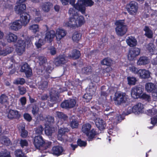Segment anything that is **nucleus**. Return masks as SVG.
<instances>
[{"mask_svg": "<svg viewBox=\"0 0 157 157\" xmlns=\"http://www.w3.org/2000/svg\"><path fill=\"white\" fill-rule=\"evenodd\" d=\"M67 34V32L63 29L59 28L56 30L55 36L57 41L60 40L65 37Z\"/></svg>", "mask_w": 157, "mask_h": 157, "instance_id": "nucleus-16", "label": "nucleus"}, {"mask_svg": "<svg viewBox=\"0 0 157 157\" xmlns=\"http://www.w3.org/2000/svg\"><path fill=\"white\" fill-rule=\"evenodd\" d=\"M25 82V79L23 78H18L15 80L13 83L16 84L23 85Z\"/></svg>", "mask_w": 157, "mask_h": 157, "instance_id": "nucleus-48", "label": "nucleus"}, {"mask_svg": "<svg viewBox=\"0 0 157 157\" xmlns=\"http://www.w3.org/2000/svg\"><path fill=\"white\" fill-rule=\"evenodd\" d=\"M143 109V105L141 103H138L132 108L129 107L127 112L125 113V114L126 115H128L133 112L135 114H138L142 112Z\"/></svg>", "mask_w": 157, "mask_h": 157, "instance_id": "nucleus-9", "label": "nucleus"}, {"mask_svg": "<svg viewBox=\"0 0 157 157\" xmlns=\"http://www.w3.org/2000/svg\"><path fill=\"white\" fill-rule=\"evenodd\" d=\"M63 151V148L62 147L56 146L52 148V152L54 155L59 156L62 154Z\"/></svg>", "mask_w": 157, "mask_h": 157, "instance_id": "nucleus-28", "label": "nucleus"}, {"mask_svg": "<svg viewBox=\"0 0 157 157\" xmlns=\"http://www.w3.org/2000/svg\"><path fill=\"white\" fill-rule=\"evenodd\" d=\"M24 118L28 121H30L32 120V117L28 113L24 114Z\"/></svg>", "mask_w": 157, "mask_h": 157, "instance_id": "nucleus-60", "label": "nucleus"}, {"mask_svg": "<svg viewBox=\"0 0 157 157\" xmlns=\"http://www.w3.org/2000/svg\"><path fill=\"white\" fill-rule=\"evenodd\" d=\"M20 101V102L22 105H25L26 103V98L25 97H23L21 98Z\"/></svg>", "mask_w": 157, "mask_h": 157, "instance_id": "nucleus-64", "label": "nucleus"}, {"mask_svg": "<svg viewBox=\"0 0 157 157\" xmlns=\"http://www.w3.org/2000/svg\"><path fill=\"white\" fill-rule=\"evenodd\" d=\"M140 98H143L148 101H151V96L146 93H143V94H142Z\"/></svg>", "mask_w": 157, "mask_h": 157, "instance_id": "nucleus-52", "label": "nucleus"}, {"mask_svg": "<svg viewBox=\"0 0 157 157\" xmlns=\"http://www.w3.org/2000/svg\"><path fill=\"white\" fill-rule=\"evenodd\" d=\"M5 38L7 42L10 43L15 42L17 39L16 35L11 32L7 33Z\"/></svg>", "mask_w": 157, "mask_h": 157, "instance_id": "nucleus-24", "label": "nucleus"}, {"mask_svg": "<svg viewBox=\"0 0 157 157\" xmlns=\"http://www.w3.org/2000/svg\"><path fill=\"white\" fill-rule=\"evenodd\" d=\"M23 35L21 40H19L16 45V51L17 53L19 55H21L24 52L25 50V44H28V43L31 44V40L28 36Z\"/></svg>", "mask_w": 157, "mask_h": 157, "instance_id": "nucleus-2", "label": "nucleus"}, {"mask_svg": "<svg viewBox=\"0 0 157 157\" xmlns=\"http://www.w3.org/2000/svg\"><path fill=\"white\" fill-rule=\"evenodd\" d=\"M22 25L21 21L19 20H17L10 23L9 28L12 30L16 31L21 29Z\"/></svg>", "mask_w": 157, "mask_h": 157, "instance_id": "nucleus-19", "label": "nucleus"}, {"mask_svg": "<svg viewBox=\"0 0 157 157\" xmlns=\"http://www.w3.org/2000/svg\"><path fill=\"white\" fill-rule=\"evenodd\" d=\"M36 59H38L37 61L40 65L43 64L46 61V58L43 56H39Z\"/></svg>", "mask_w": 157, "mask_h": 157, "instance_id": "nucleus-47", "label": "nucleus"}, {"mask_svg": "<svg viewBox=\"0 0 157 157\" xmlns=\"http://www.w3.org/2000/svg\"><path fill=\"white\" fill-rule=\"evenodd\" d=\"M147 48L151 54H152L154 52L155 50L154 45L151 43H150L147 45Z\"/></svg>", "mask_w": 157, "mask_h": 157, "instance_id": "nucleus-50", "label": "nucleus"}, {"mask_svg": "<svg viewBox=\"0 0 157 157\" xmlns=\"http://www.w3.org/2000/svg\"><path fill=\"white\" fill-rule=\"evenodd\" d=\"M112 63V60L109 58H105L101 61L102 64L108 66L111 65Z\"/></svg>", "mask_w": 157, "mask_h": 157, "instance_id": "nucleus-44", "label": "nucleus"}, {"mask_svg": "<svg viewBox=\"0 0 157 157\" xmlns=\"http://www.w3.org/2000/svg\"><path fill=\"white\" fill-rule=\"evenodd\" d=\"M138 75L142 78H147L150 77V73L148 70L145 69H140L138 72Z\"/></svg>", "mask_w": 157, "mask_h": 157, "instance_id": "nucleus-22", "label": "nucleus"}, {"mask_svg": "<svg viewBox=\"0 0 157 157\" xmlns=\"http://www.w3.org/2000/svg\"><path fill=\"white\" fill-rule=\"evenodd\" d=\"M9 98L5 94H2L0 96V103L2 104H8Z\"/></svg>", "mask_w": 157, "mask_h": 157, "instance_id": "nucleus-36", "label": "nucleus"}, {"mask_svg": "<svg viewBox=\"0 0 157 157\" xmlns=\"http://www.w3.org/2000/svg\"><path fill=\"white\" fill-rule=\"evenodd\" d=\"M126 41L127 44L130 47L135 46L137 44L136 40L134 37L132 36L128 37Z\"/></svg>", "mask_w": 157, "mask_h": 157, "instance_id": "nucleus-25", "label": "nucleus"}, {"mask_svg": "<svg viewBox=\"0 0 157 157\" xmlns=\"http://www.w3.org/2000/svg\"><path fill=\"white\" fill-rule=\"evenodd\" d=\"M92 69L91 66H88L83 68L82 69V73L86 75L89 76V79L91 78L90 76L92 74Z\"/></svg>", "mask_w": 157, "mask_h": 157, "instance_id": "nucleus-29", "label": "nucleus"}, {"mask_svg": "<svg viewBox=\"0 0 157 157\" xmlns=\"http://www.w3.org/2000/svg\"><path fill=\"white\" fill-rule=\"evenodd\" d=\"M74 116L71 117V119L70 126L72 128H76L78 127V123L77 121L74 118Z\"/></svg>", "mask_w": 157, "mask_h": 157, "instance_id": "nucleus-39", "label": "nucleus"}, {"mask_svg": "<svg viewBox=\"0 0 157 157\" xmlns=\"http://www.w3.org/2000/svg\"><path fill=\"white\" fill-rule=\"evenodd\" d=\"M80 56L79 51L74 49L69 52L68 56L73 59H76L78 58Z\"/></svg>", "mask_w": 157, "mask_h": 157, "instance_id": "nucleus-30", "label": "nucleus"}, {"mask_svg": "<svg viewBox=\"0 0 157 157\" xmlns=\"http://www.w3.org/2000/svg\"><path fill=\"white\" fill-rule=\"evenodd\" d=\"M117 27L116 31L118 35L122 36L124 35L127 31V26L123 20H118L116 22Z\"/></svg>", "mask_w": 157, "mask_h": 157, "instance_id": "nucleus-5", "label": "nucleus"}, {"mask_svg": "<svg viewBox=\"0 0 157 157\" xmlns=\"http://www.w3.org/2000/svg\"><path fill=\"white\" fill-rule=\"evenodd\" d=\"M20 144L21 147L27 146L28 145V142L25 140H21L20 141Z\"/></svg>", "mask_w": 157, "mask_h": 157, "instance_id": "nucleus-57", "label": "nucleus"}, {"mask_svg": "<svg viewBox=\"0 0 157 157\" xmlns=\"http://www.w3.org/2000/svg\"><path fill=\"white\" fill-rule=\"evenodd\" d=\"M46 42L45 40H44L43 39H39L35 43V45L37 48H39L44 45Z\"/></svg>", "mask_w": 157, "mask_h": 157, "instance_id": "nucleus-43", "label": "nucleus"}, {"mask_svg": "<svg viewBox=\"0 0 157 157\" xmlns=\"http://www.w3.org/2000/svg\"><path fill=\"white\" fill-rule=\"evenodd\" d=\"M149 61L147 57H141L138 60L137 64L139 65H144L149 63Z\"/></svg>", "mask_w": 157, "mask_h": 157, "instance_id": "nucleus-33", "label": "nucleus"}, {"mask_svg": "<svg viewBox=\"0 0 157 157\" xmlns=\"http://www.w3.org/2000/svg\"><path fill=\"white\" fill-rule=\"evenodd\" d=\"M157 113V109L154 108L151 109H149L147 111V114L149 115L153 116L155 115L153 118H151V123L153 125H155L157 124V114L155 116Z\"/></svg>", "mask_w": 157, "mask_h": 157, "instance_id": "nucleus-18", "label": "nucleus"}, {"mask_svg": "<svg viewBox=\"0 0 157 157\" xmlns=\"http://www.w3.org/2000/svg\"><path fill=\"white\" fill-rule=\"evenodd\" d=\"M129 69L132 72L134 73L135 74H138V72L139 71L134 66H132L131 67H129Z\"/></svg>", "mask_w": 157, "mask_h": 157, "instance_id": "nucleus-59", "label": "nucleus"}, {"mask_svg": "<svg viewBox=\"0 0 157 157\" xmlns=\"http://www.w3.org/2000/svg\"><path fill=\"white\" fill-rule=\"evenodd\" d=\"M89 93H87L84 94L83 96L84 101L86 102H89L92 98V95L93 94L96 90V88L93 86L92 83H91L89 86ZM88 91V90H87Z\"/></svg>", "mask_w": 157, "mask_h": 157, "instance_id": "nucleus-12", "label": "nucleus"}, {"mask_svg": "<svg viewBox=\"0 0 157 157\" xmlns=\"http://www.w3.org/2000/svg\"><path fill=\"white\" fill-rule=\"evenodd\" d=\"M56 115L60 119L63 120H66L67 118V116L64 114L62 113L57 112H56Z\"/></svg>", "mask_w": 157, "mask_h": 157, "instance_id": "nucleus-49", "label": "nucleus"}, {"mask_svg": "<svg viewBox=\"0 0 157 157\" xmlns=\"http://www.w3.org/2000/svg\"><path fill=\"white\" fill-rule=\"evenodd\" d=\"M15 155L17 157H25V155L21 150L19 149L16 150L15 151Z\"/></svg>", "mask_w": 157, "mask_h": 157, "instance_id": "nucleus-51", "label": "nucleus"}, {"mask_svg": "<svg viewBox=\"0 0 157 157\" xmlns=\"http://www.w3.org/2000/svg\"><path fill=\"white\" fill-rule=\"evenodd\" d=\"M95 122L97 127L100 130L103 129L106 126L105 122L100 118H97Z\"/></svg>", "mask_w": 157, "mask_h": 157, "instance_id": "nucleus-27", "label": "nucleus"}, {"mask_svg": "<svg viewBox=\"0 0 157 157\" xmlns=\"http://www.w3.org/2000/svg\"><path fill=\"white\" fill-rule=\"evenodd\" d=\"M78 145L80 147H85L86 145V143L85 141H83L81 139H78L77 141Z\"/></svg>", "mask_w": 157, "mask_h": 157, "instance_id": "nucleus-54", "label": "nucleus"}, {"mask_svg": "<svg viewBox=\"0 0 157 157\" xmlns=\"http://www.w3.org/2000/svg\"><path fill=\"white\" fill-rule=\"evenodd\" d=\"M143 92V89L140 87L135 86L131 90V95L134 98H140Z\"/></svg>", "mask_w": 157, "mask_h": 157, "instance_id": "nucleus-13", "label": "nucleus"}, {"mask_svg": "<svg viewBox=\"0 0 157 157\" xmlns=\"http://www.w3.org/2000/svg\"><path fill=\"white\" fill-rule=\"evenodd\" d=\"M12 50V49L10 48H7L5 50H2L0 48V56H6L7 54L10 53Z\"/></svg>", "mask_w": 157, "mask_h": 157, "instance_id": "nucleus-41", "label": "nucleus"}, {"mask_svg": "<svg viewBox=\"0 0 157 157\" xmlns=\"http://www.w3.org/2000/svg\"><path fill=\"white\" fill-rule=\"evenodd\" d=\"M145 32V35L148 38H151L153 36V32L151 29L147 26H145L144 29Z\"/></svg>", "mask_w": 157, "mask_h": 157, "instance_id": "nucleus-35", "label": "nucleus"}, {"mask_svg": "<svg viewBox=\"0 0 157 157\" xmlns=\"http://www.w3.org/2000/svg\"><path fill=\"white\" fill-rule=\"evenodd\" d=\"M51 6V4L49 2L44 3L41 6L42 10L45 12H48L49 11Z\"/></svg>", "mask_w": 157, "mask_h": 157, "instance_id": "nucleus-34", "label": "nucleus"}, {"mask_svg": "<svg viewBox=\"0 0 157 157\" xmlns=\"http://www.w3.org/2000/svg\"><path fill=\"white\" fill-rule=\"evenodd\" d=\"M38 85L39 89L44 90L47 88L48 83L46 81H44L42 80L41 82H38Z\"/></svg>", "mask_w": 157, "mask_h": 157, "instance_id": "nucleus-38", "label": "nucleus"}, {"mask_svg": "<svg viewBox=\"0 0 157 157\" xmlns=\"http://www.w3.org/2000/svg\"><path fill=\"white\" fill-rule=\"evenodd\" d=\"M81 84V81L78 79H76L75 82H73L71 83L72 85H74L75 86L78 85H80Z\"/></svg>", "mask_w": 157, "mask_h": 157, "instance_id": "nucleus-63", "label": "nucleus"}, {"mask_svg": "<svg viewBox=\"0 0 157 157\" xmlns=\"http://www.w3.org/2000/svg\"><path fill=\"white\" fill-rule=\"evenodd\" d=\"M39 108L36 105L33 106L32 110V112L33 115L36 114L38 112Z\"/></svg>", "mask_w": 157, "mask_h": 157, "instance_id": "nucleus-61", "label": "nucleus"}, {"mask_svg": "<svg viewBox=\"0 0 157 157\" xmlns=\"http://www.w3.org/2000/svg\"><path fill=\"white\" fill-rule=\"evenodd\" d=\"M54 128L49 126H46L45 127V132L47 135H51L53 132Z\"/></svg>", "mask_w": 157, "mask_h": 157, "instance_id": "nucleus-46", "label": "nucleus"}, {"mask_svg": "<svg viewBox=\"0 0 157 157\" xmlns=\"http://www.w3.org/2000/svg\"><path fill=\"white\" fill-rule=\"evenodd\" d=\"M26 6L25 4H22L15 6V10L17 13L21 14L26 9Z\"/></svg>", "mask_w": 157, "mask_h": 157, "instance_id": "nucleus-31", "label": "nucleus"}, {"mask_svg": "<svg viewBox=\"0 0 157 157\" xmlns=\"http://www.w3.org/2000/svg\"><path fill=\"white\" fill-rule=\"evenodd\" d=\"M30 19V16L26 13H22L20 15V20L22 25L25 26L29 22Z\"/></svg>", "mask_w": 157, "mask_h": 157, "instance_id": "nucleus-20", "label": "nucleus"}, {"mask_svg": "<svg viewBox=\"0 0 157 157\" xmlns=\"http://www.w3.org/2000/svg\"><path fill=\"white\" fill-rule=\"evenodd\" d=\"M122 120V118H121V116L119 115L117 117H116L114 120H113V121H111V122H113L114 123H117L120 122Z\"/></svg>", "mask_w": 157, "mask_h": 157, "instance_id": "nucleus-58", "label": "nucleus"}, {"mask_svg": "<svg viewBox=\"0 0 157 157\" xmlns=\"http://www.w3.org/2000/svg\"><path fill=\"white\" fill-rule=\"evenodd\" d=\"M20 114L17 110L10 109L8 112V117L10 119L19 117Z\"/></svg>", "mask_w": 157, "mask_h": 157, "instance_id": "nucleus-26", "label": "nucleus"}, {"mask_svg": "<svg viewBox=\"0 0 157 157\" xmlns=\"http://www.w3.org/2000/svg\"><path fill=\"white\" fill-rule=\"evenodd\" d=\"M33 144L36 148L40 149L42 152L44 149H46L51 144L50 142H45L41 136H38L35 137L34 138Z\"/></svg>", "mask_w": 157, "mask_h": 157, "instance_id": "nucleus-3", "label": "nucleus"}, {"mask_svg": "<svg viewBox=\"0 0 157 157\" xmlns=\"http://www.w3.org/2000/svg\"><path fill=\"white\" fill-rule=\"evenodd\" d=\"M67 90V88L65 87L60 88L58 86L56 89H52L50 94L51 101H56L58 97V94Z\"/></svg>", "mask_w": 157, "mask_h": 157, "instance_id": "nucleus-11", "label": "nucleus"}, {"mask_svg": "<svg viewBox=\"0 0 157 157\" xmlns=\"http://www.w3.org/2000/svg\"><path fill=\"white\" fill-rule=\"evenodd\" d=\"M145 90L148 92L152 93L153 98L156 100L157 99V84L155 85L152 82H147L145 86Z\"/></svg>", "mask_w": 157, "mask_h": 157, "instance_id": "nucleus-8", "label": "nucleus"}, {"mask_svg": "<svg viewBox=\"0 0 157 157\" xmlns=\"http://www.w3.org/2000/svg\"><path fill=\"white\" fill-rule=\"evenodd\" d=\"M140 50L137 48H135L130 50L128 55V58L130 60H133L140 53Z\"/></svg>", "mask_w": 157, "mask_h": 157, "instance_id": "nucleus-15", "label": "nucleus"}, {"mask_svg": "<svg viewBox=\"0 0 157 157\" xmlns=\"http://www.w3.org/2000/svg\"><path fill=\"white\" fill-rule=\"evenodd\" d=\"M2 143L6 145H9L10 144V141L9 138L7 137L3 138Z\"/></svg>", "mask_w": 157, "mask_h": 157, "instance_id": "nucleus-55", "label": "nucleus"}, {"mask_svg": "<svg viewBox=\"0 0 157 157\" xmlns=\"http://www.w3.org/2000/svg\"><path fill=\"white\" fill-rule=\"evenodd\" d=\"M18 89L19 91L20 94L21 95L24 94L26 91L25 88L23 87L19 86L18 87Z\"/></svg>", "mask_w": 157, "mask_h": 157, "instance_id": "nucleus-56", "label": "nucleus"}, {"mask_svg": "<svg viewBox=\"0 0 157 157\" xmlns=\"http://www.w3.org/2000/svg\"><path fill=\"white\" fill-rule=\"evenodd\" d=\"M56 32L53 30H51L47 32L45 35L44 40L46 42L50 43L55 37Z\"/></svg>", "mask_w": 157, "mask_h": 157, "instance_id": "nucleus-21", "label": "nucleus"}, {"mask_svg": "<svg viewBox=\"0 0 157 157\" xmlns=\"http://www.w3.org/2000/svg\"><path fill=\"white\" fill-rule=\"evenodd\" d=\"M75 9L77 10L74 7L73 8H70L69 10L68 13L71 16V17H75L78 15L77 11Z\"/></svg>", "mask_w": 157, "mask_h": 157, "instance_id": "nucleus-45", "label": "nucleus"}, {"mask_svg": "<svg viewBox=\"0 0 157 157\" xmlns=\"http://www.w3.org/2000/svg\"><path fill=\"white\" fill-rule=\"evenodd\" d=\"M91 128V125L88 123H86L82 125V132L88 136L89 141L91 140L96 135V132L94 129L90 130Z\"/></svg>", "mask_w": 157, "mask_h": 157, "instance_id": "nucleus-7", "label": "nucleus"}, {"mask_svg": "<svg viewBox=\"0 0 157 157\" xmlns=\"http://www.w3.org/2000/svg\"><path fill=\"white\" fill-rule=\"evenodd\" d=\"M81 37L80 34L76 32L74 33L72 36V39L74 41L77 42L80 40Z\"/></svg>", "mask_w": 157, "mask_h": 157, "instance_id": "nucleus-42", "label": "nucleus"}, {"mask_svg": "<svg viewBox=\"0 0 157 157\" xmlns=\"http://www.w3.org/2000/svg\"><path fill=\"white\" fill-rule=\"evenodd\" d=\"M85 21L84 17L82 16H77L75 17H70L68 21H66L63 23V25L74 28L78 27L83 25Z\"/></svg>", "mask_w": 157, "mask_h": 157, "instance_id": "nucleus-1", "label": "nucleus"}, {"mask_svg": "<svg viewBox=\"0 0 157 157\" xmlns=\"http://www.w3.org/2000/svg\"><path fill=\"white\" fill-rule=\"evenodd\" d=\"M29 29L32 32L34 33H36L39 31V26L37 24H34L31 25L29 26Z\"/></svg>", "mask_w": 157, "mask_h": 157, "instance_id": "nucleus-37", "label": "nucleus"}, {"mask_svg": "<svg viewBox=\"0 0 157 157\" xmlns=\"http://www.w3.org/2000/svg\"><path fill=\"white\" fill-rule=\"evenodd\" d=\"M20 70L21 72H25L27 77H30L32 75V70L27 63H25L23 65L21 66Z\"/></svg>", "mask_w": 157, "mask_h": 157, "instance_id": "nucleus-23", "label": "nucleus"}, {"mask_svg": "<svg viewBox=\"0 0 157 157\" xmlns=\"http://www.w3.org/2000/svg\"><path fill=\"white\" fill-rule=\"evenodd\" d=\"M126 8L130 14L135 15L138 11V3L135 1L131 2L126 5Z\"/></svg>", "mask_w": 157, "mask_h": 157, "instance_id": "nucleus-10", "label": "nucleus"}, {"mask_svg": "<svg viewBox=\"0 0 157 157\" xmlns=\"http://www.w3.org/2000/svg\"><path fill=\"white\" fill-rule=\"evenodd\" d=\"M113 99L116 105H120L128 101V98L125 93L117 92L115 93Z\"/></svg>", "mask_w": 157, "mask_h": 157, "instance_id": "nucleus-6", "label": "nucleus"}, {"mask_svg": "<svg viewBox=\"0 0 157 157\" xmlns=\"http://www.w3.org/2000/svg\"><path fill=\"white\" fill-rule=\"evenodd\" d=\"M52 67H51L49 69H46V74L45 75V78L46 79H47L48 78H49V74L48 73H50L51 71H52Z\"/></svg>", "mask_w": 157, "mask_h": 157, "instance_id": "nucleus-62", "label": "nucleus"}, {"mask_svg": "<svg viewBox=\"0 0 157 157\" xmlns=\"http://www.w3.org/2000/svg\"><path fill=\"white\" fill-rule=\"evenodd\" d=\"M76 104L75 100L71 99L70 100H66L62 102L61 105V106L63 108H72L74 107Z\"/></svg>", "mask_w": 157, "mask_h": 157, "instance_id": "nucleus-17", "label": "nucleus"}, {"mask_svg": "<svg viewBox=\"0 0 157 157\" xmlns=\"http://www.w3.org/2000/svg\"><path fill=\"white\" fill-rule=\"evenodd\" d=\"M68 61V58L64 55H60L56 58L54 63L56 66H59L66 63Z\"/></svg>", "mask_w": 157, "mask_h": 157, "instance_id": "nucleus-14", "label": "nucleus"}, {"mask_svg": "<svg viewBox=\"0 0 157 157\" xmlns=\"http://www.w3.org/2000/svg\"><path fill=\"white\" fill-rule=\"evenodd\" d=\"M69 129L67 128H62L59 129L58 132V139L61 141H63V136L65 132H68Z\"/></svg>", "mask_w": 157, "mask_h": 157, "instance_id": "nucleus-32", "label": "nucleus"}, {"mask_svg": "<svg viewBox=\"0 0 157 157\" xmlns=\"http://www.w3.org/2000/svg\"><path fill=\"white\" fill-rule=\"evenodd\" d=\"M94 2L92 0H78L75 5L76 9L80 11L82 14L85 13L86 7L83 6L91 7L94 4Z\"/></svg>", "mask_w": 157, "mask_h": 157, "instance_id": "nucleus-4", "label": "nucleus"}, {"mask_svg": "<svg viewBox=\"0 0 157 157\" xmlns=\"http://www.w3.org/2000/svg\"><path fill=\"white\" fill-rule=\"evenodd\" d=\"M127 79L128 83L129 85H135L137 81L136 78L133 77H128Z\"/></svg>", "mask_w": 157, "mask_h": 157, "instance_id": "nucleus-40", "label": "nucleus"}, {"mask_svg": "<svg viewBox=\"0 0 157 157\" xmlns=\"http://www.w3.org/2000/svg\"><path fill=\"white\" fill-rule=\"evenodd\" d=\"M43 128L41 125H40L35 129V132L36 134L40 135L42 134Z\"/></svg>", "mask_w": 157, "mask_h": 157, "instance_id": "nucleus-53", "label": "nucleus"}]
</instances>
